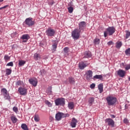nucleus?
<instances>
[{"label":"nucleus","instance_id":"obj_1","mask_svg":"<svg viewBox=\"0 0 130 130\" xmlns=\"http://www.w3.org/2000/svg\"><path fill=\"white\" fill-rule=\"evenodd\" d=\"M115 33V28L113 26L109 27L106 28V30L104 32V37H107L108 35L109 36H112Z\"/></svg>","mask_w":130,"mask_h":130},{"label":"nucleus","instance_id":"obj_2","mask_svg":"<svg viewBox=\"0 0 130 130\" xmlns=\"http://www.w3.org/2000/svg\"><path fill=\"white\" fill-rule=\"evenodd\" d=\"M107 102L109 106H111L112 105H114L116 103V101H117V99H116L114 96H109L106 98Z\"/></svg>","mask_w":130,"mask_h":130},{"label":"nucleus","instance_id":"obj_3","mask_svg":"<svg viewBox=\"0 0 130 130\" xmlns=\"http://www.w3.org/2000/svg\"><path fill=\"white\" fill-rule=\"evenodd\" d=\"M70 116V114L68 113L64 114L62 112H58L55 115V119L57 121H59V120H61V118L64 117H69Z\"/></svg>","mask_w":130,"mask_h":130},{"label":"nucleus","instance_id":"obj_4","mask_svg":"<svg viewBox=\"0 0 130 130\" xmlns=\"http://www.w3.org/2000/svg\"><path fill=\"white\" fill-rule=\"evenodd\" d=\"M81 33V30H79L78 28H76L72 32V37L73 39L78 40L80 38V35Z\"/></svg>","mask_w":130,"mask_h":130},{"label":"nucleus","instance_id":"obj_5","mask_svg":"<svg viewBox=\"0 0 130 130\" xmlns=\"http://www.w3.org/2000/svg\"><path fill=\"white\" fill-rule=\"evenodd\" d=\"M55 103L56 106H58L59 105L63 106H64V104H66V101L63 98H58L55 100Z\"/></svg>","mask_w":130,"mask_h":130},{"label":"nucleus","instance_id":"obj_6","mask_svg":"<svg viewBox=\"0 0 130 130\" xmlns=\"http://www.w3.org/2000/svg\"><path fill=\"white\" fill-rule=\"evenodd\" d=\"M105 121L109 126H111V127H114L115 126V122L111 118H107L105 120Z\"/></svg>","mask_w":130,"mask_h":130},{"label":"nucleus","instance_id":"obj_7","mask_svg":"<svg viewBox=\"0 0 130 130\" xmlns=\"http://www.w3.org/2000/svg\"><path fill=\"white\" fill-rule=\"evenodd\" d=\"M24 23H25L27 26H33L34 24H35V21L33 20L32 17H29L25 19Z\"/></svg>","mask_w":130,"mask_h":130},{"label":"nucleus","instance_id":"obj_8","mask_svg":"<svg viewBox=\"0 0 130 130\" xmlns=\"http://www.w3.org/2000/svg\"><path fill=\"white\" fill-rule=\"evenodd\" d=\"M46 33L47 36L51 37L52 36H54V34H55V31L53 29L48 28L46 31Z\"/></svg>","mask_w":130,"mask_h":130},{"label":"nucleus","instance_id":"obj_9","mask_svg":"<svg viewBox=\"0 0 130 130\" xmlns=\"http://www.w3.org/2000/svg\"><path fill=\"white\" fill-rule=\"evenodd\" d=\"M18 92L20 94V95H22V96L27 95V89L25 87H19Z\"/></svg>","mask_w":130,"mask_h":130},{"label":"nucleus","instance_id":"obj_10","mask_svg":"<svg viewBox=\"0 0 130 130\" xmlns=\"http://www.w3.org/2000/svg\"><path fill=\"white\" fill-rule=\"evenodd\" d=\"M75 78L72 77H69L68 79L65 81L66 84L74 85L75 83Z\"/></svg>","mask_w":130,"mask_h":130},{"label":"nucleus","instance_id":"obj_11","mask_svg":"<svg viewBox=\"0 0 130 130\" xmlns=\"http://www.w3.org/2000/svg\"><path fill=\"white\" fill-rule=\"evenodd\" d=\"M86 28V22L85 21H81L79 24V29L80 31L83 30Z\"/></svg>","mask_w":130,"mask_h":130},{"label":"nucleus","instance_id":"obj_12","mask_svg":"<svg viewBox=\"0 0 130 130\" xmlns=\"http://www.w3.org/2000/svg\"><path fill=\"white\" fill-rule=\"evenodd\" d=\"M87 80H91L93 77V72L91 70H88L85 73Z\"/></svg>","mask_w":130,"mask_h":130},{"label":"nucleus","instance_id":"obj_13","mask_svg":"<svg viewBox=\"0 0 130 130\" xmlns=\"http://www.w3.org/2000/svg\"><path fill=\"white\" fill-rule=\"evenodd\" d=\"M77 123H78V120L76 119V118H73L71 122H70V125L72 127H76L77 126Z\"/></svg>","mask_w":130,"mask_h":130},{"label":"nucleus","instance_id":"obj_14","mask_svg":"<svg viewBox=\"0 0 130 130\" xmlns=\"http://www.w3.org/2000/svg\"><path fill=\"white\" fill-rule=\"evenodd\" d=\"M125 71L121 69H119L117 71V75L119 76V77H120V78H123V77H125Z\"/></svg>","mask_w":130,"mask_h":130},{"label":"nucleus","instance_id":"obj_15","mask_svg":"<svg viewBox=\"0 0 130 130\" xmlns=\"http://www.w3.org/2000/svg\"><path fill=\"white\" fill-rule=\"evenodd\" d=\"M29 38L30 36H29V35L28 34L23 35L21 37V39H22V40H23L22 42H27V41L29 40Z\"/></svg>","mask_w":130,"mask_h":130},{"label":"nucleus","instance_id":"obj_16","mask_svg":"<svg viewBox=\"0 0 130 130\" xmlns=\"http://www.w3.org/2000/svg\"><path fill=\"white\" fill-rule=\"evenodd\" d=\"M88 64L85 63L84 62H79L78 64V68L79 70H84L85 68L88 67Z\"/></svg>","mask_w":130,"mask_h":130},{"label":"nucleus","instance_id":"obj_17","mask_svg":"<svg viewBox=\"0 0 130 130\" xmlns=\"http://www.w3.org/2000/svg\"><path fill=\"white\" fill-rule=\"evenodd\" d=\"M29 82L31 85H32V86H34V87H36L37 86V80L36 79H29Z\"/></svg>","mask_w":130,"mask_h":130},{"label":"nucleus","instance_id":"obj_18","mask_svg":"<svg viewBox=\"0 0 130 130\" xmlns=\"http://www.w3.org/2000/svg\"><path fill=\"white\" fill-rule=\"evenodd\" d=\"M34 58L35 60H40L41 58V55H40V54L36 53L34 55Z\"/></svg>","mask_w":130,"mask_h":130},{"label":"nucleus","instance_id":"obj_19","mask_svg":"<svg viewBox=\"0 0 130 130\" xmlns=\"http://www.w3.org/2000/svg\"><path fill=\"white\" fill-rule=\"evenodd\" d=\"M23 85H24V82L21 80H18L15 83V86L16 87H19V86H23Z\"/></svg>","mask_w":130,"mask_h":130},{"label":"nucleus","instance_id":"obj_20","mask_svg":"<svg viewBox=\"0 0 130 130\" xmlns=\"http://www.w3.org/2000/svg\"><path fill=\"white\" fill-rule=\"evenodd\" d=\"M98 89L100 91V93H101L103 92V84L101 83L98 85Z\"/></svg>","mask_w":130,"mask_h":130},{"label":"nucleus","instance_id":"obj_21","mask_svg":"<svg viewBox=\"0 0 130 130\" xmlns=\"http://www.w3.org/2000/svg\"><path fill=\"white\" fill-rule=\"evenodd\" d=\"M3 96L5 100H10V99H11V96H10V94L9 93V92L5 94H3Z\"/></svg>","mask_w":130,"mask_h":130},{"label":"nucleus","instance_id":"obj_22","mask_svg":"<svg viewBox=\"0 0 130 130\" xmlns=\"http://www.w3.org/2000/svg\"><path fill=\"white\" fill-rule=\"evenodd\" d=\"M84 56L85 57H91V56H92V54H91V52H89V51H86L84 53Z\"/></svg>","mask_w":130,"mask_h":130},{"label":"nucleus","instance_id":"obj_23","mask_svg":"<svg viewBox=\"0 0 130 130\" xmlns=\"http://www.w3.org/2000/svg\"><path fill=\"white\" fill-rule=\"evenodd\" d=\"M74 102H71L70 103H69L68 108H69L70 109H74Z\"/></svg>","mask_w":130,"mask_h":130},{"label":"nucleus","instance_id":"obj_24","mask_svg":"<svg viewBox=\"0 0 130 130\" xmlns=\"http://www.w3.org/2000/svg\"><path fill=\"white\" fill-rule=\"evenodd\" d=\"M11 119L13 123H16L18 121V119L15 116H12Z\"/></svg>","mask_w":130,"mask_h":130},{"label":"nucleus","instance_id":"obj_25","mask_svg":"<svg viewBox=\"0 0 130 130\" xmlns=\"http://www.w3.org/2000/svg\"><path fill=\"white\" fill-rule=\"evenodd\" d=\"M94 99H95L94 98H90L89 99L88 103H89V106H91L93 104V102H94Z\"/></svg>","mask_w":130,"mask_h":130},{"label":"nucleus","instance_id":"obj_26","mask_svg":"<svg viewBox=\"0 0 130 130\" xmlns=\"http://www.w3.org/2000/svg\"><path fill=\"white\" fill-rule=\"evenodd\" d=\"M122 46V43L121 42H118L116 43V48L119 49Z\"/></svg>","mask_w":130,"mask_h":130},{"label":"nucleus","instance_id":"obj_27","mask_svg":"<svg viewBox=\"0 0 130 130\" xmlns=\"http://www.w3.org/2000/svg\"><path fill=\"white\" fill-rule=\"evenodd\" d=\"M1 92L3 95H5L6 94H8L9 92H8V90L5 88H3L1 89Z\"/></svg>","mask_w":130,"mask_h":130},{"label":"nucleus","instance_id":"obj_28","mask_svg":"<svg viewBox=\"0 0 130 130\" xmlns=\"http://www.w3.org/2000/svg\"><path fill=\"white\" fill-rule=\"evenodd\" d=\"M52 52H54L56 50V48H57V43H54L52 45Z\"/></svg>","mask_w":130,"mask_h":130},{"label":"nucleus","instance_id":"obj_29","mask_svg":"<svg viewBox=\"0 0 130 130\" xmlns=\"http://www.w3.org/2000/svg\"><path fill=\"white\" fill-rule=\"evenodd\" d=\"M93 43L94 45H99V43H100V40L99 39H95L93 40Z\"/></svg>","mask_w":130,"mask_h":130},{"label":"nucleus","instance_id":"obj_30","mask_svg":"<svg viewBox=\"0 0 130 130\" xmlns=\"http://www.w3.org/2000/svg\"><path fill=\"white\" fill-rule=\"evenodd\" d=\"M25 63H26L25 61L23 60H19L18 64L20 67H23V66H24V64H25Z\"/></svg>","mask_w":130,"mask_h":130},{"label":"nucleus","instance_id":"obj_31","mask_svg":"<svg viewBox=\"0 0 130 130\" xmlns=\"http://www.w3.org/2000/svg\"><path fill=\"white\" fill-rule=\"evenodd\" d=\"M6 74L7 76H10L12 74V70L10 69H7L6 70Z\"/></svg>","mask_w":130,"mask_h":130},{"label":"nucleus","instance_id":"obj_32","mask_svg":"<svg viewBox=\"0 0 130 130\" xmlns=\"http://www.w3.org/2000/svg\"><path fill=\"white\" fill-rule=\"evenodd\" d=\"M35 121H36V122H38L39 120H40L39 118V116L38 115H35L34 117Z\"/></svg>","mask_w":130,"mask_h":130},{"label":"nucleus","instance_id":"obj_33","mask_svg":"<svg viewBox=\"0 0 130 130\" xmlns=\"http://www.w3.org/2000/svg\"><path fill=\"white\" fill-rule=\"evenodd\" d=\"M125 32V39H128V37H130V31H129L128 30H126Z\"/></svg>","mask_w":130,"mask_h":130},{"label":"nucleus","instance_id":"obj_34","mask_svg":"<svg viewBox=\"0 0 130 130\" xmlns=\"http://www.w3.org/2000/svg\"><path fill=\"white\" fill-rule=\"evenodd\" d=\"M63 51L66 55H69V48L68 47H65L63 49Z\"/></svg>","mask_w":130,"mask_h":130},{"label":"nucleus","instance_id":"obj_35","mask_svg":"<svg viewBox=\"0 0 130 130\" xmlns=\"http://www.w3.org/2000/svg\"><path fill=\"white\" fill-rule=\"evenodd\" d=\"M102 78H103V76H102V75H96L93 76V79H102Z\"/></svg>","mask_w":130,"mask_h":130},{"label":"nucleus","instance_id":"obj_36","mask_svg":"<svg viewBox=\"0 0 130 130\" xmlns=\"http://www.w3.org/2000/svg\"><path fill=\"white\" fill-rule=\"evenodd\" d=\"M68 10L69 11V13H70V14H72V13L74 12V8L72 7H70L69 8H68Z\"/></svg>","mask_w":130,"mask_h":130},{"label":"nucleus","instance_id":"obj_37","mask_svg":"<svg viewBox=\"0 0 130 130\" xmlns=\"http://www.w3.org/2000/svg\"><path fill=\"white\" fill-rule=\"evenodd\" d=\"M4 59L6 61H7V60H9V59H11V57L9 56L8 55H5L4 56Z\"/></svg>","mask_w":130,"mask_h":130},{"label":"nucleus","instance_id":"obj_38","mask_svg":"<svg viewBox=\"0 0 130 130\" xmlns=\"http://www.w3.org/2000/svg\"><path fill=\"white\" fill-rule=\"evenodd\" d=\"M45 104L48 105L49 107H51L52 106V104H51V103H50L48 101H45Z\"/></svg>","mask_w":130,"mask_h":130},{"label":"nucleus","instance_id":"obj_39","mask_svg":"<svg viewBox=\"0 0 130 130\" xmlns=\"http://www.w3.org/2000/svg\"><path fill=\"white\" fill-rule=\"evenodd\" d=\"M125 53L126 55H128L130 54V48L125 50Z\"/></svg>","mask_w":130,"mask_h":130},{"label":"nucleus","instance_id":"obj_40","mask_svg":"<svg viewBox=\"0 0 130 130\" xmlns=\"http://www.w3.org/2000/svg\"><path fill=\"white\" fill-rule=\"evenodd\" d=\"M6 66L7 67H14V63L13 62H10Z\"/></svg>","mask_w":130,"mask_h":130},{"label":"nucleus","instance_id":"obj_41","mask_svg":"<svg viewBox=\"0 0 130 130\" xmlns=\"http://www.w3.org/2000/svg\"><path fill=\"white\" fill-rule=\"evenodd\" d=\"M41 74L42 75V76H44V75H45L46 74V71H45V70H44V69L41 70Z\"/></svg>","mask_w":130,"mask_h":130},{"label":"nucleus","instance_id":"obj_42","mask_svg":"<svg viewBox=\"0 0 130 130\" xmlns=\"http://www.w3.org/2000/svg\"><path fill=\"white\" fill-rule=\"evenodd\" d=\"M13 111H14V112H18V108L16 107H14L13 108Z\"/></svg>","mask_w":130,"mask_h":130},{"label":"nucleus","instance_id":"obj_43","mask_svg":"<svg viewBox=\"0 0 130 130\" xmlns=\"http://www.w3.org/2000/svg\"><path fill=\"white\" fill-rule=\"evenodd\" d=\"M125 69L126 70V71H128V70L130 69V65H129V64L127 65V66L125 67Z\"/></svg>","mask_w":130,"mask_h":130},{"label":"nucleus","instance_id":"obj_44","mask_svg":"<svg viewBox=\"0 0 130 130\" xmlns=\"http://www.w3.org/2000/svg\"><path fill=\"white\" fill-rule=\"evenodd\" d=\"M90 88H91V89H94V88H95V84L92 83V84H91L90 86Z\"/></svg>","mask_w":130,"mask_h":130},{"label":"nucleus","instance_id":"obj_45","mask_svg":"<svg viewBox=\"0 0 130 130\" xmlns=\"http://www.w3.org/2000/svg\"><path fill=\"white\" fill-rule=\"evenodd\" d=\"M9 7V5H6L3 7L0 8V10H3V9H6V8H8Z\"/></svg>","mask_w":130,"mask_h":130},{"label":"nucleus","instance_id":"obj_46","mask_svg":"<svg viewBox=\"0 0 130 130\" xmlns=\"http://www.w3.org/2000/svg\"><path fill=\"white\" fill-rule=\"evenodd\" d=\"M113 42H112V41H110V42H108V45H112V44H113Z\"/></svg>","mask_w":130,"mask_h":130},{"label":"nucleus","instance_id":"obj_47","mask_svg":"<svg viewBox=\"0 0 130 130\" xmlns=\"http://www.w3.org/2000/svg\"><path fill=\"white\" fill-rule=\"evenodd\" d=\"M123 122L124 123H127V119H126V118L124 119H123Z\"/></svg>","mask_w":130,"mask_h":130},{"label":"nucleus","instance_id":"obj_48","mask_svg":"<svg viewBox=\"0 0 130 130\" xmlns=\"http://www.w3.org/2000/svg\"><path fill=\"white\" fill-rule=\"evenodd\" d=\"M111 118H115V116L114 115H111Z\"/></svg>","mask_w":130,"mask_h":130},{"label":"nucleus","instance_id":"obj_49","mask_svg":"<svg viewBox=\"0 0 130 130\" xmlns=\"http://www.w3.org/2000/svg\"><path fill=\"white\" fill-rule=\"evenodd\" d=\"M125 109H127V107L126 106V104L125 105Z\"/></svg>","mask_w":130,"mask_h":130},{"label":"nucleus","instance_id":"obj_50","mask_svg":"<svg viewBox=\"0 0 130 130\" xmlns=\"http://www.w3.org/2000/svg\"><path fill=\"white\" fill-rule=\"evenodd\" d=\"M2 2H4V0H0V3H2Z\"/></svg>","mask_w":130,"mask_h":130},{"label":"nucleus","instance_id":"obj_51","mask_svg":"<svg viewBox=\"0 0 130 130\" xmlns=\"http://www.w3.org/2000/svg\"><path fill=\"white\" fill-rule=\"evenodd\" d=\"M51 5H53V3H52L51 4Z\"/></svg>","mask_w":130,"mask_h":130},{"label":"nucleus","instance_id":"obj_52","mask_svg":"<svg viewBox=\"0 0 130 130\" xmlns=\"http://www.w3.org/2000/svg\"><path fill=\"white\" fill-rule=\"evenodd\" d=\"M122 64L124 65V64L123 63H122Z\"/></svg>","mask_w":130,"mask_h":130}]
</instances>
